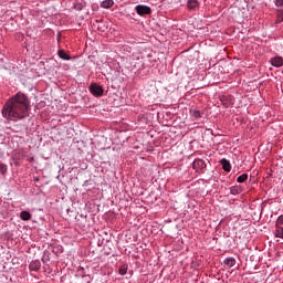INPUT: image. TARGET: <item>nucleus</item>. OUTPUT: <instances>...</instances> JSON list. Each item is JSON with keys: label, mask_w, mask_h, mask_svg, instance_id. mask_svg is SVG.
Returning a JSON list of instances; mask_svg holds the SVG:
<instances>
[{"label": "nucleus", "mask_w": 283, "mask_h": 283, "mask_svg": "<svg viewBox=\"0 0 283 283\" xmlns=\"http://www.w3.org/2000/svg\"><path fill=\"white\" fill-rule=\"evenodd\" d=\"M274 235L283 240V214L279 216L276 219Z\"/></svg>", "instance_id": "nucleus-2"}, {"label": "nucleus", "mask_w": 283, "mask_h": 283, "mask_svg": "<svg viewBox=\"0 0 283 283\" xmlns=\"http://www.w3.org/2000/svg\"><path fill=\"white\" fill-rule=\"evenodd\" d=\"M29 269L31 273H36V263L35 262L30 263Z\"/></svg>", "instance_id": "nucleus-16"}, {"label": "nucleus", "mask_w": 283, "mask_h": 283, "mask_svg": "<svg viewBox=\"0 0 283 283\" xmlns=\"http://www.w3.org/2000/svg\"><path fill=\"white\" fill-rule=\"evenodd\" d=\"M20 218H21V220H30V218H32V216L28 211H22L20 213Z\"/></svg>", "instance_id": "nucleus-14"}, {"label": "nucleus", "mask_w": 283, "mask_h": 283, "mask_svg": "<svg viewBox=\"0 0 283 283\" xmlns=\"http://www.w3.org/2000/svg\"><path fill=\"white\" fill-rule=\"evenodd\" d=\"M136 13L139 17H145V14H150L151 13V8L145 4H138L135 7Z\"/></svg>", "instance_id": "nucleus-5"}, {"label": "nucleus", "mask_w": 283, "mask_h": 283, "mask_svg": "<svg viewBox=\"0 0 283 283\" xmlns=\"http://www.w3.org/2000/svg\"><path fill=\"white\" fill-rule=\"evenodd\" d=\"M114 7V0H104L101 3V8H104L105 10H109V8Z\"/></svg>", "instance_id": "nucleus-10"}, {"label": "nucleus", "mask_w": 283, "mask_h": 283, "mask_svg": "<svg viewBox=\"0 0 283 283\" xmlns=\"http://www.w3.org/2000/svg\"><path fill=\"white\" fill-rule=\"evenodd\" d=\"M223 264H224V266H228V269L233 268V265L235 264V258L229 256V258L224 259Z\"/></svg>", "instance_id": "nucleus-9"}, {"label": "nucleus", "mask_w": 283, "mask_h": 283, "mask_svg": "<svg viewBox=\"0 0 283 283\" xmlns=\"http://www.w3.org/2000/svg\"><path fill=\"white\" fill-rule=\"evenodd\" d=\"M270 63L273 67H283V57L274 56L270 60Z\"/></svg>", "instance_id": "nucleus-7"}, {"label": "nucleus", "mask_w": 283, "mask_h": 283, "mask_svg": "<svg viewBox=\"0 0 283 283\" xmlns=\"http://www.w3.org/2000/svg\"><path fill=\"white\" fill-rule=\"evenodd\" d=\"M90 92H91V94H93V96L101 97V96H103L104 90H103V86H101L96 83H92L90 85Z\"/></svg>", "instance_id": "nucleus-4"}, {"label": "nucleus", "mask_w": 283, "mask_h": 283, "mask_svg": "<svg viewBox=\"0 0 283 283\" xmlns=\"http://www.w3.org/2000/svg\"><path fill=\"white\" fill-rule=\"evenodd\" d=\"M192 168L197 174H202L207 169V163L203 159H195L192 163Z\"/></svg>", "instance_id": "nucleus-3"}, {"label": "nucleus", "mask_w": 283, "mask_h": 283, "mask_svg": "<svg viewBox=\"0 0 283 283\" xmlns=\"http://www.w3.org/2000/svg\"><path fill=\"white\" fill-rule=\"evenodd\" d=\"M0 174L2 176H6V174H8V166L6 164L0 163Z\"/></svg>", "instance_id": "nucleus-15"}, {"label": "nucleus", "mask_w": 283, "mask_h": 283, "mask_svg": "<svg viewBox=\"0 0 283 283\" xmlns=\"http://www.w3.org/2000/svg\"><path fill=\"white\" fill-rule=\"evenodd\" d=\"M192 116H193L195 118H202V113H200V111H198V109H195V111L192 112Z\"/></svg>", "instance_id": "nucleus-17"}, {"label": "nucleus", "mask_w": 283, "mask_h": 283, "mask_svg": "<svg viewBox=\"0 0 283 283\" xmlns=\"http://www.w3.org/2000/svg\"><path fill=\"white\" fill-rule=\"evenodd\" d=\"M274 3L276 8H280V10H283V0H274Z\"/></svg>", "instance_id": "nucleus-18"}, {"label": "nucleus", "mask_w": 283, "mask_h": 283, "mask_svg": "<svg viewBox=\"0 0 283 283\" xmlns=\"http://www.w3.org/2000/svg\"><path fill=\"white\" fill-rule=\"evenodd\" d=\"M280 17H281V19H282V21H283V12L281 11V13H280Z\"/></svg>", "instance_id": "nucleus-20"}, {"label": "nucleus", "mask_w": 283, "mask_h": 283, "mask_svg": "<svg viewBox=\"0 0 283 283\" xmlns=\"http://www.w3.org/2000/svg\"><path fill=\"white\" fill-rule=\"evenodd\" d=\"M187 8L189 12H196L200 8V1L198 0H187Z\"/></svg>", "instance_id": "nucleus-6"}, {"label": "nucleus", "mask_w": 283, "mask_h": 283, "mask_svg": "<svg viewBox=\"0 0 283 283\" xmlns=\"http://www.w3.org/2000/svg\"><path fill=\"white\" fill-rule=\"evenodd\" d=\"M220 165H222L223 171H231V161H229L227 158H222L220 160Z\"/></svg>", "instance_id": "nucleus-8"}, {"label": "nucleus", "mask_w": 283, "mask_h": 283, "mask_svg": "<svg viewBox=\"0 0 283 283\" xmlns=\"http://www.w3.org/2000/svg\"><path fill=\"white\" fill-rule=\"evenodd\" d=\"M248 179H249V175L242 174L237 178V182H239V184L247 182Z\"/></svg>", "instance_id": "nucleus-12"}, {"label": "nucleus", "mask_w": 283, "mask_h": 283, "mask_svg": "<svg viewBox=\"0 0 283 283\" xmlns=\"http://www.w3.org/2000/svg\"><path fill=\"white\" fill-rule=\"evenodd\" d=\"M40 65H43V62H40Z\"/></svg>", "instance_id": "nucleus-21"}, {"label": "nucleus", "mask_w": 283, "mask_h": 283, "mask_svg": "<svg viewBox=\"0 0 283 283\" xmlns=\"http://www.w3.org/2000/svg\"><path fill=\"white\" fill-rule=\"evenodd\" d=\"M30 112V99L23 93L12 96L2 107V116L8 120H21Z\"/></svg>", "instance_id": "nucleus-1"}, {"label": "nucleus", "mask_w": 283, "mask_h": 283, "mask_svg": "<svg viewBox=\"0 0 283 283\" xmlns=\"http://www.w3.org/2000/svg\"><path fill=\"white\" fill-rule=\"evenodd\" d=\"M127 269H129L127 264L120 265L118 270L119 275H127Z\"/></svg>", "instance_id": "nucleus-13"}, {"label": "nucleus", "mask_w": 283, "mask_h": 283, "mask_svg": "<svg viewBox=\"0 0 283 283\" xmlns=\"http://www.w3.org/2000/svg\"><path fill=\"white\" fill-rule=\"evenodd\" d=\"M57 56H60V57L62 59V61H70V59H72V57H70V55H69L65 51H63V50H59V51H57Z\"/></svg>", "instance_id": "nucleus-11"}, {"label": "nucleus", "mask_w": 283, "mask_h": 283, "mask_svg": "<svg viewBox=\"0 0 283 283\" xmlns=\"http://www.w3.org/2000/svg\"><path fill=\"white\" fill-rule=\"evenodd\" d=\"M230 193H231L232 196H238V193H240V191H238V188L231 187V188H230Z\"/></svg>", "instance_id": "nucleus-19"}]
</instances>
